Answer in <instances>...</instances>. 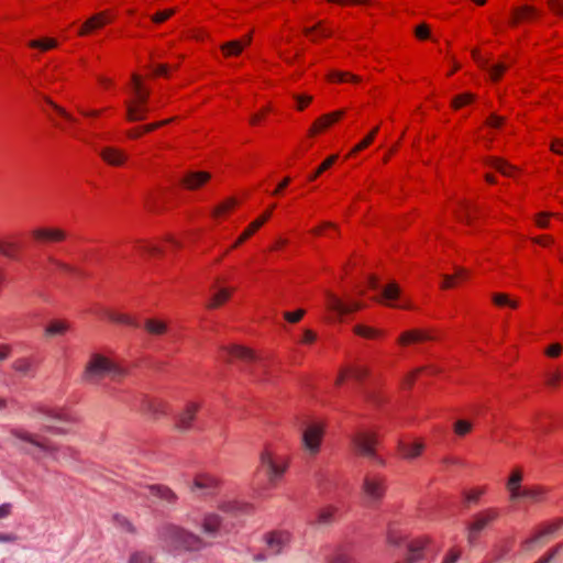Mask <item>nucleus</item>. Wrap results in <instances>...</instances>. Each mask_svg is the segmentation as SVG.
I'll return each mask as SVG.
<instances>
[{"label": "nucleus", "instance_id": "nucleus-53", "mask_svg": "<svg viewBox=\"0 0 563 563\" xmlns=\"http://www.w3.org/2000/svg\"><path fill=\"white\" fill-rule=\"evenodd\" d=\"M236 203L235 199L231 198L229 200H227L225 202L219 205L214 211H213V214L216 217L220 216L221 213L228 211L229 209H231L232 207H234Z\"/></svg>", "mask_w": 563, "mask_h": 563}, {"label": "nucleus", "instance_id": "nucleus-46", "mask_svg": "<svg viewBox=\"0 0 563 563\" xmlns=\"http://www.w3.org/2000/svg\"><path fill=\"white\" fill-rule=\"evenodd\" d=\"M329 563H355V559L346 551H339L331 558Z\"/></svg>", "mask_w": 563, "mask_h": 563}, {"label": "nucleus", "instance_id": "nucleus-5", "mask_svg": "<svg viewBox=\"0 0 563 563\" xmlns=\"http://www.w3.org/2000/svg\"><path fill=\"white\" fill-rule=\"evenodd\" d=\"M499 517V511L495 508H488L474 516V519L466 528L467 541L474 545L479 533L493 521Z\"/></svg>", "mask_w": 563, "mask_h": 563}, {"label": "nucleus", "instance_id": "nucleus-58", "mask_svg": "<svg viewBox=\"0 0 563 563\" xmlns=\"http://www.w3.org/2000/svg\"><path fill=\"white\" fill-rule=\"evenodd\" d=\"M48 262L51 264H53L54 266H56L60 271H64V272H67V273H71L74 271V268L71 266H69L68 264L63 263V262L56 260L55 257H52V256L48 257Z\"/></svg>", "mask_w": 563, "mask_h": 563}, {"label": "nucleus", "instance_id": "nucleus-17", "mask_svg": "<svg viewBox=\"0 0 563 563\" xmlns=\"http://www.w3.org/2000/svg\"><path fill=\"white\" fill-rule=\"evenodd\" d=\"M35 240L47 242H60L66 239V232L62 229L40 228L32 232Z\"/></svg>", "mask_w": 563, "mask_h": 563}, {"label": "nucleus", "instance_id": "nucleus-4", "mask_svg": "<svg viewBox=\"0 0 563 563\" xmlns=\"http://www.w3.org/2000/svg\"><path fill=\"white\" fill-rule=\"evenodd\" d=\"M385 478L376 474L365 475L362 484V494L368 506L377 505L385 495Z\"/></svg>", "mask_w": 563, "mask_h": 563}, {"label": "nucleus", "instance_id": "nucleus-41", "mask_svg": "<svg viewBox=\"0 0 563 563\" xmlns=\"http://www.w3.org/2000/svg\"><path fill=\"white\" fill-rule=\"evenodd\" d=\"M427 540H417L409 545V561H416L419 559L420 552L424 549Z\"/></svg>", "mask_w": 563, "mask_h": 563}, {"label": "nucleus", "instance_id": "nucleus-9", "mask_svg": "<svg viewBox=\"0 0 563 563\" xmlns=\"http://www.w3.org/2000/svg\"><path fill=\"white\" fill-rule=\"evenodd\" d=\"M265 540L269 553L272 555H278L288 548L291 536L288 531H273L266 536Z\"/></svg>", "mask_w": 563, "mask_h": 563}, {"label": "nucleus", "instance_id": "nucleus-63", "mask_svg": "<svg viewBox=\"0 0 563 563\" xmlns=\"http://www.w3.org/2000/svg\"><path fill=\"white\" fill-rule=\"evenodd\" d=\"M460 556L461 552L459 550H451L443 559L442 563H456Z\"/></svg>", "mask_w": 563, "mask_h": 563}, {"label": "nucleus", "instance_id": "nucleus-8", "mask_svg": "<svg viewBox=\"0 0 563 563\" xmlns=\"http://www.w3.org/2000/svg\"><path fill=\"white\" fill-rule=\"evenodd\" d=\"M261 466L265 470L272 485H275L286 471V465L278 464L267 451L261 454Z\"/></svg>", "mask_w": 563, "mask_h": 563}, {"label": "nucleus", "instance_id": "nucleus-1", "mask_svg": "<svg viewBox=\"0 0 563 563\" xmlns=\"http://www.w3.org/2000/svg\"><path fill=\"white\" fill-rule=\"evenodd\" d=\"M125 376V369L111 361L109 357L93 353L90 355L81 378L88 384H99L104 377H110L112 380H119Z\"/></svg>", "mask_w": 563, "mask_h": 563}, {"label": "nucleus", "instance_id": "nucleus-42", "mask_svg": "<svg viewBox=\"0 0 563 563\" xmlns=\"http://www.w3.org/2000/svg\"><path fill=\"white\" fill-rule=\"evenodd\" d=\"M338 155H331L328 157L317 169L314 173H312L308 179L314 180L317 177H319L323 172H325L328 168H330L334 162L336 161Z\"/></svg>", "mask_w": 563, "mask_h": 563}, {"label": "nucleus", "instance_id": "nucleus-45", "mask_svg": "<svg viewBox=\"0 0 563 563\" xmlns=\"http://www.w3.org/2000/svg\"><path fill=\"white\" fill-rule=\"evenodd\" d=\"M329 79L330 80H338V81H345V80H351L353 82H358L360 81V78L355 75H351L349 73H344V71H331L329 74Z\"/></svg>", "mask_w": 563, "mask_h": 563}, {"label": "nucleus", "instance_id": "nucleus-32", "mask_svg": "<svg viewBox=\"0 0 563 563\" xmlns=\"http://www.w3.org/2000/svg\"><path fill=\"white\" fill-rule=\"evenodd\" d=\"M147 108L144 104L126 102V117L129 121H141L146 117Z\"/></svg>", "mask_w": 563, "mask_h": 563}, {"label": "nucleus", "instance_id": "nucleus-2", "mask_svg": "<svg viewBox=\"0 0 563 563\" xmlns=\"http://www.w3.org/2000/svg\"><path fill=\"white\" fill-rule=\"evenodd\" d=\"M10 443L20 451L34 455L36 457L51 456L56 457L57 449L48 441L41 439L23 429H13L10 432Z\"/></svg>", "mask_w": 563, "mask_h": 563}, {"label": "nucleus", "instance_id": "nucleus-43", "mask_svg": "<svg viewBox=\"0 0 563 563\" xmlns=\"http://www.w3.org/2000/svg\"><path fill=\"white\" fill-rule=\"evenodd\" d=\"M132 80H133L135 92H136V97H137V102L136 103L145 106V102H146L147 97H148V92L144 91L142 89L141 82H140V78H139L137 75H133Z\"/></svg>", "mask_w": 563, "mask_h": 563}, {"label": "nucleus", "instance_id": "nucleus-57", "mask_svg": "<svg viewBox=\"0 0 563 563\" xmlns=\"http://www.w3.org/2000/svg\"><path fill=\"white\" fill-rule=\"evenodd\" d=\"M483 490L482 489H474L471 492L465 493V501L468 504H476L482 496Z\"/></svg>", "mask_w": 563, "mask_h": 563}, {"label": "nucleus", "instance_id": "nucleus-55", "mask_svg": "<svg viewBox=\"0 0 563 563\" xmlns=\"http://www.w3.org/2000/svg\"><path fill=\"white\" fill-rule=\"evenodd\" d=\"M415 34L420 40H427L430 36V29L427 24L421 23L416 27Z\"/></svg>", "mask_w": 563, "mask_h": 563}, {"label": "nucleus", "instance_id": "nucleus-11", "mask_svg": "<svg viewBox=\"0 0 563 563\" xmlns=\"http://www.w3.org/2000/svg\"><path fill=\"white\" fill-rule=\"evenodd\" d=\"M218 485L219 482L216 477L209 474H199L195 477L190 489L198 496H208L216 492Z\"/></svg>", "mask_w": 563, "mask_h": 563}, {"label": "nucleus", "instance_id": "nucleus-39", "mask_svg": "<svg viewBox=\"0 0 563 563\" xmlns=\"http://www.w3.org/2000/svg\"><path fill=\"white\" fill-rule=\"evenodd\" d=\"M537 14V11L533 7L525 5L518 8L514 12V19L511 21L512 24H517L520 19H528Z\"/></svg>", "mask_w": 563, "mask_h": 563}, {"label": "nucleus", "instance_id": "nucleus-64", "mask_svg": "<svg viewBox=\"0 0 563 563\" xmlns=\"http://www.w3.org/2000/svg\"><path fill=\"white\" fill-rule=\"evenodd\" d=\"M350 374L354 379L362 380L367 375V371L362 367H355L350 371Z\"/></svg>", "mask_w": 563, "mask_h": 563}, {"label": "nucleus", "instance_id": "nucleus-56", "mask_svg": "<svg viewBox=\"0 0 563 563\" xmlns=\"http://www.w3.org/2000/svg\"><path fill=\"white\" fill-rule=\"evenodd\" d=\"M130 563H151V558L144 552H135L131 555Z\"/></svg>", "mask_w": 563, "mask_h": 563}, {"label": "nucleus", "instance_id": "nucleus-47", "mask_svg": "<svg viewBox=\"0 0 563 563\" xmlns=\"http://www.w3.org/2000/svg\"><path fill=\"white\" fill-rule=\"evenodd\" d=\"M474 99H475V96L470 92L459 95L452 100V107L455 109H459L463 104L472 102Z\"/></svg>", "mask_w": 563, "mask_h": 563}, {"label": "nucleus", "instance_id": "nucleus-37", "mask_svg": "<svg viewBox=\"0 0 563 563\" xmlns=\"http://www.w3.org/2000/svg\"><path fill=\"white\" fill-rule=\"evenodd\" d=\"M493 302L499 307L508 306L512 309L518 307V301L509 298L507 294L497 292L492 296Z\"/></svg>", "mask_w": 563, "mask_h": 563}, {"label": "nucleus", "instance_id": "nucleus-29", "mask_svg": "<svg viewBox=\"0 0 563 563\" xmlns=\"http://www.w3.org/2000/svg\"><path fill=\"white\" fill-rule=\"evenodd\" d=\"M221 510L225 514L236 516L239 514L249 512L251 510V505L236 500H229L221 505Z\"/></svg>", "mask_w": 563, "mask_h": 563}, {"label": "nucleus", "instance_id": "nucleus-38", "mask_svg": "<svg viewBox=\"0 0 563 563\" xmlns=\"http://www.w3.org/2000/svg\"><path fill=\"white\" fill-rule=\"evenodd\" d=\"M230 290L222 288L217 294L213 295L211 301L207 305L208 308L213 309L221 306L230 297Z\"/></svg>", "mask_w": 563, "mask_h": 563}, {"label": "nucleus", "instance_id": "nucleus-7", "mask_svg": "<svg viewBox=\"0 0 563 563\" xmlns=\"http://www.w3.org/2000/svg\"><path fill=\"white\" fill-rule=\"evenodd\" d=\"M323 435V428L320 424H309L302 432V446L305 451L314 456L320 451L321 440Z\"/></svg>", "mask_w": 563, "mask_h": 563}, {"label": "nucleus", "instance_id": "nucleus-30", "mask_svg": "<svg viewBox=\"0 0 563 563\" xmlns=\"http://www.w3.org/2000/svg\"><path fill=\"white\" fill-rule=\"evenodd\" d=\"M400 295V288L396 283L388 284L385 288L382 289L379 301L385 300L387 306L396 307L393 303Z\"/></svg>", "mask_w": 563, "mask_h": 563}, {"label": "nucleus", "instance_id": "nucleus-33", "mask_svg": "<svg viewBox=\"0 0 563 563\" xmlns=\"http://www.w3.org/2000/svg\"><path fill=\"white\" fill-rule=\"evenodd\" d=\"M68 330V324L63 321H53L45 328V336L54 338L64 335Z\"/></svg>", "mask_w": 563, "mask_h": 563}, {"label": "nucleus", "instance_id": "nucleus-16", "mask_svg": "<svg viewBox=\"0 0 563 563\" xmlns=\"http://www.w3.org/2000/svg\"><path fill=\"white\" fill-rule=\"evenodd\" d=\"M336 507L325 506L318 509L314 520L311 521L312 526L318 528H325L331 526L335 521Z\"/></svg>", "mask_w": 563, "mask_h": 563}, {"label": "nucleus", "instance_id": "nucleus-19", "mask_svg": "<svg viewBox=\"0 0 563 563\" xmlns=\"http://www.w3.org/2000/svg\"><path fill=\"white\" fill-rule=\"evenodd\" d=\"M473 58L476 63L484 69L488 70L489 76L493 80H498L503 73L508 68V65L505 63H498L494 66H489L488 62L481 57L479 53L475 49L472 52Z\"/></svg>", "mask_w": 563, "mask_h": 563}, {"label": "nucleus", "instance_id": "nucleus-13", "mask_svg": "<svg viewBox=\"0 0 563 563\" xmlns=\"http://www.w3.org/2000/svg\"><path fill=\"white\" fill-rule=\"evenodd\" d=\"M202 531L208 538H216L220 536L222 531L227 532L228 529L222 523L219 515L209 514L203 518Z\"/></svg>", "mask_w": 563, "mask_h": 563}, {"label": "nucleus", "instance_id": "nucleus-35", "mask_svg": "<svg viewBox=\"0 0 563 563\" xmlns=\"http://www.w3.org/2000/svg\"><path fill=\"white\" fill-rule=\"evenodd\" d=\"M245 44L242 41H231L221 45V51L225 56H238L242 53Z\"/></svg>", "mask_w": 563, "mask_h": 563}, {"label": "nucleus", "instance_id": "nucleus-28", "mask_svg": "<svg viewBox=\"0 0 563 563\" xmlns=\"http://www.w3.org/2000/svg\"><path fill=\"white\" fill-rule=\"evenodd\" d=\"M12 368L23 377H34L35 369L33 362L29 358H18L12 363Z\"/></svg>", "mask_w": 563, "mask_h": 563}, {"label": "nucleus", "instance_id": "nucleus-51", "mask_svg": "<svg viewBox=\"0 0 563 563\" xmlns=\"http://www.w3.org/2000/svg\"><path fill=\"white\" fill-rule=\"evenodd\" d=\"M306 311L303 309H299L295 312H284V318L291 323H296L301 320V318L305 316Z\"/></svg>", "mask_w": 563, "mask_h": 563}, {"label": "nucleus", "instance_id": "nucleus-59", "mask_svg": "<svg viewBox=\"0 0 563 563\" xmlns=\"http://www.w3.org/2000/svg\"><path fill=\"white\" fill-rule=\"evenodd\" d=\"M562 375L560 372H554L548 375L547 384L551 387H558L561 382Z\"/></svg>", "mask_w": 563, "mask_h": 563}, {"label": "nucleus", "instance_id": "nucleus-10", "mask_svg": "<svg viewBox=\"0 0 563 563\" xmlns=\"http://www.w3.org/2000/svg\"><path fill=\"white\" fill-rule=\"evenodd\" d=\"M434 339L435 336L432 330L415 328L404 331L398 338V343L402 346H407L410 344H418Z\"/></svg>", "mask_w": 563, "mask_h": 563}, {"label": "nucleus", "instance_id": "nucleus-54", "mask_svg": "<svg viewBox=\"0 0 563 563\" xmlns=\"http://www.w3.org/2000/svg\"><path fill=\"white\" fill-rule=\"evenodd\" d=\"M562 549V545L559 544L554 549H552L547 555L542 556L534 563H551L553 559L559 554L560 550Z\"/></svg>", "mask_w": 563, "mask_h": 563}, {"label": "nucleus", "instance_id": "nucleus-31", "mask_svg": "<svg viewBox=\"0 0 563 563\" xmlns=\"http://www.w3.org/2000/svg\"><path fill=\"white\" fill-rule=\"evenodd\" d=\"M486 164L498 170L504 176H512V173L516 170V167L510 165L508 162L498 158V157H490L487 159Z\"/></svg>", "mask_w": 563, "mask_h": 563}, {"label": "nucleus", "instance_id": "nucleus-12", "mask_svg": "<svg viewBox=\"0 0 563 563\" xmlns=\"http://www.w3.org/2000/svg\"><path fill=\"white\" fill-rule=\"evenodd\" d=\"M563 527V519H556L553 522L544 526L539 532H537L531 538L527 539L522 547L525 550L530 551L533 549V545L541 542L545 537L553 536L559 529Z\"/></svg>", "mask_w": 563, "mask_h": 563}, {"label": "nucleus", "instance_id": "nucleus-60", "mask_svg": "<svg viewBox=\"0 0 563 563\" xmlns=\"http://www.w3.org/2000/svg\"><path fill=\"white\" fill-rule=\"evenodd\" d=\"M504 122L505 118L496 114H492L486 121V123L492 128H500L504 124Z\"/></svg>", "mask_w": 563, "mask_h": 563}, {"label": "nucleus", "instance_id": "nucleus-15", "mask_svg": "<svg viewBox=\"0 0 563 563\" xmlns=\"http://www.w3.org/2000/svg\"><path fill=\"white\" fill-rule=\"evenodd\" d=\"M198 411L196 404H189L179 415L176 420V428L181 432L189 431L192 427V421Z\"/></svg>", "mask_w": 563, "mask_h": 563}, {"label": "nucleus", "instance_id": "nucleus-27", "mask_svg": "<svg viewBox=\"0 0 563 563\" xmlns=\"http://www.w3.org/2000/svg\"><path fill=\"white\" fill-rule=\"evenodd\" d=\"M144 329L151 335L159 336L167 333L168 325L163 320L151 318L144 321Z\"/></svg>", "mask_w": 563, "mask_h": 563}, {"label": "nucleus", "instance_id": "nucleus-52", "mask_svg": "<svg viewBox=\"0 0 563 563\" xmlns=\"http://www.w3.org/2000/svg\"><path fill=\"white\" fill-rule=\"evenodd\" d=\"M175 9H168L162 12H157L152 16V21L155 23H162L175 13Z\"/></svg>", "mask_w": 563, "mask_h": 563}, {"label": "nucleus", "instance_id": "nucleus-23", "mask_svg": "<svg viewBox=\"0 0 563 563\" xmlns=\"http://www.w3.org/2000/svg\"><path fill=\"white\" fill-rule=\"evenodd\" d=\"M211 178V175L207 172H190L185 175L181 184L190 190L197 189L206 184Z\"/></svg>", "mask_w": 563, "mask_h": 563}, {"label": "nucleus", "instance_id": "nucleus-25", "mask_svg": "<svg viewBox=\"0 0 563 563\" xmlns=\"http://www.w3.org/2000/svg\"><path fill=\"white\" fill-rule=\"evenodd\" d=\"M108 23V18L104 12L98 13L90 19H88L81 29L79 30V35H86L90 31L102 27L104 24Z\"/></svg>", "mask_w": 563, "mask_h": 563}, {"label": "nucleus", "instance_id": "nucleus-21", "mask_svg": "<svg viewBox=\"0 0 563 563\" xmlns=\"http://www.w3.org/2000/svg\"><path fill=\"white\" fill-rule=\"evenodd\" d=\"M99 154L111 166H121L126 161V155L123 151L111 146L103 147Z\"/></svg>", "mask_w": 563, "mask_h": 563}, {"label": "nucleus", "instance_id": "nucleus-22", "mask_svg": "<svg viewBox=\"0 0 563 563\" xmlns=\"http://www.w3.org/2000/svg\"><path fill=\"white\" fill-rule=\"evenodd\" d=\"M398 449L404 459L411 461L421 455L424 450V443L422 441L400 442Z\"/></svg>", "mask_w": 563, "mask_h": 563}, {"label": "nucleus", "instance_id": "nucleus-18", "mask_svg": "<svg viewBox=\"0 0 563 563\" xmlns=\"http://www.w3.org/2000/svg\"><path fill=\"white\" fill-rule=\"evenodd\" d=\"M145 489L147 493H144V495L158 498L166 501L167 504H174L177 499L176 494L170 488L163 485H151Z\"/></svg>", "mask_w": 563, "mask_h": 563}, {"label": "nucleus", "instance_id": "nucleus-6", "mask_svg": "<svg viewBox=\"0 0 563 563\" xmlns=\"http://www.w3.org/2000/svg\"><path fill=\"white\" fill-rule=\"evenodd\" d=\"M351 441L355 451L358 454H361L364 457L374 460L378 463H383V461L378 459L375 452V445L377 444L375 433L360 431L351 438Z\"/></svg>", "mask_w": 563, "mask_h": 563}, {"label": "nucleus", "instance_id": "nucleus-44", "mask_svg": "<svg viewBox=\"0 0 563 563\" xmlns=\"http://www.w3.org/2000/svg\"><path fill=\"white\" fill-rule=\"evenodd\" d=\"M378 132V126L374 128L367 136H365L358 144H356L351 154H355L362 150H364L365 147H367L374 140L375 135L377 134Z\"/></svg>", "mask_w": 563, "mask_h": 563}, {"label": "nucleus", "instance_id": "nucleus-61", "mask_svg": "<svg viewBox=\"0 0 563 563\" xmlns=\"http://www.w3.org/2000/svg\"><path fill=\"white\" fill-rule=\"evenodd\" d=\"M548 4L556 14H563V0H548Z\"/></svg>", "mask_w": 563, "mask_h": 563}, {"label": "nucleus", "instance_id": "nucleus-48", "mask_svg": "<svg viewBox=\"0 0 563 563\" xmlns=\"http://www.w3.org/2000/svg\"><path fill=\"white\" fill-rule=\"evenodd\" d=\"M472 430V423L467 420H457L454 423V432L464 437Z\"/></svg>", "mask_w": 563, "mask_h": 563}, {"label": "nucleus", "instance_id": "nucleus-40", "mask_svg": "<svg viewBox=\"0 0 563 563\" xmlns=\"http://www.w3.org/2000/svg\"><path fill=\"white\" fill-rule=\"evenodd\" d=\"M354 332L357 334V335H361L363 338H366V339H374V338H377L380 332L374 328H371V327H367V325H362V324H358V325H355L354 327Z\"/></svg>", "mask_w": 563, "mask_h": 563}, {"label": "nucleus", "instance_id": "nucleus-62", "mask_svg": "<svg viewBox=\"0 0 563 563\" xmlns=\"http://www.w3.org/2000/svg\"><path fill=\"white\" fill-rule=\"evenodd\" d=\"M45 100H46V102H47L48 104H51V106H52V107H53V108H54V109H55V110H56L60 115H63L64 118H66L68 121H70V122H74V121H75V119H74L70 114H68V113H67L63 108H60L59 106H57L56 103H54L51 99L46 98Z\"/></svg>", "mask_w": 563, "mask_h": 563}, {"label": "nucleus", "instance_id": "nucleus-3", "mask_svg": "<svg viewBox=\"0 0 563 563\" xmlns=\"http://www.w3.org/2000/svg\"><path fill=\"white\" fill-rule=\"evenodd\" d=\"M163 536L166 544L176 551H199L209 544L205 539L177 526L166 527Z\"/></svg>", "mask_w": 563, "mask_h": 563}, {"label": "nucleus", "instance_id": "nucleus-14", "mask_svg": "<svg viewBox=\"0 0 563 563\" xmlns=\"http://www.w3.org/2000/svg\"><path fill=\"white\" fill-rule=\"evenodd\" d=\"M327 298H328V303H327L328 309L339 313L340 316H343V314H346V313H350V312H353V311H356V310H360L363 308V305L357 301H354L351 303H343L338 297H335L331 292L327 294Z\"/></svg>", "mask_w": 563, "mask_h": 563}, {"label": "nucleus", "instance_id": "nucleus-36", "mask_svg": "<svg viewBox=\"0 0 563 563\" xmlns=\"http://www.w3.org/2000/svg\"><path fill=\"white\" fill-rule=\"evenodd\" d=\"M58 43L54 38H42V40H32L29 42V46L32 48H38L42 52H46L48 49L57 47Z\"/></svg>", "mask_w": 563, "mask_h": 563}, {"label": "nucleus", "instance_id": "nucleus-50", "mask_svg": "<svg viewBox=\"0 0 563 563\" xmlns=\"http://www.w3.org/2000/svg\"><path fill=\"white\" fill-rule=\"evenodd\" d=\"M329 125H331L330 117L322 115L313 123V125L310 129V133L314 134V133L319 132L320 130L328 128Z\"/></svg>", "mask_w": 563, "mask_h": 563}, {"label": "nucleus", "instance_id": "nucleus-34", "mask_svg": "<svg viewBox=\"0 0 563 563\" xmlns=\"http://www.w3.org/2000/svg\"><path fill=\"white\" fill-rule=\"evenodd\" d=\"M107 317L110 321L115 322V323L126 324V325H130L133 328L140 327L139 322L134 318H132L128 314L117 313V312H108Z\"/></svg>", "mask_w": 563, "mask_h": 563}, {"label": "nucleus", "instance_id": "nucleus-20", "mask_svg": "<svg viewBox=\"0 0 563 563\" xmlns=\"http://www.w3.org/2000/svg\"><path fill=\"white\" fill-rule=\"evenodd\" d=\"M549 489L541 485H531L523 487V499L532 504H541L547 500Z\"/></svg>", "mask_w": 563, "mask_h": 563}, {"label": "nucleus", "instance_id": "nucleus-49", "mask_svg": "<svg viewBox=\"0 0 563 563\" xmlns=\"http://www.w3.org/2000/svg\"><path fill=\"white\" fill-rule=\"evenodd\" d=\"M16 245L12 242H0V254L9 258L15 256Z\"/></svg>", "mask_w": 563, "mask_h": 563}, {"label": "nucleus", "instance_id": "nucleus-26", "mask_svg": "<svg viewBox=\"0 0 563 563\" xmlns=\"http://www.w3.org/2000/svg\"><path fill=\"white\" fill-rule=\"evenodd\" d=\"M31 418L41 419L43 421H52L59 419V415L44 405H36L29 413Z\"/></svg>", "mask_w": 563, "mask_h": 563}, {"label": "nucleus", "instance_id": "nucleus-24", "mask_svg": "<svg viewBox=\"0 0 563 563\" xmlns=\"http://www.w3.org/2000/svg\"><path fill=\"white\" fill-rule=\"evenodd\" d=\"M222 350L228 354V356H232L244 362H253L257 358L255 353L245 346L232 345L223 347Z\"/></svg>", "mask_w": 563, "mask_h": 563}]
</instances>
